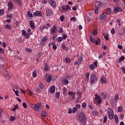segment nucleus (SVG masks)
Listing matches in <instances>:
<instances>
[{
	"label": "nucleus",
	"mask_w": 125,
	"mask_h": 125,
	"mask_svg": "<svg viewBox=\"0 0 125 125\" xmlns=\"http://www.w3.org/2000/svg\"><path fill=\"white\" fill-rule=\"evenodd\" d=\"M78 120L83 125H86V117L84 113H81L78 117Z\"/></svg>",
	"instance_id": "1"
},
{
	"label": "nucleus",
	"mask_w": 125,
	"mask_h": 125,
	"mask_svg": "<svg viewBox=\"0 0 125 125\" xmlns=\"http://www.w3.org/2000/svg\"><path fill=\"white\" fill-rule=\"evenodd\" d=\"M95 100L94 102L96 105H100L101 103L103 102L102 99L101 98V97L98 96V94H95Z\"/></svg>",
	"instance_id": "2"
},
{
	"label": "nucleus",
	"mask_w": 125,
	"mask_h": 125,
	"mask_svg": "<svg viewBox=\"0 0 125 125\" xmlns=\"http://www.w3.org/2000/svg\"><path fill=\"white\" fill-rule=\"evenodd\" d=\"M103 3L101 2H96L95 3V13L97 14L98 13V11H99V9L102 7Z\"/></svg>",
	"instance_id": "3"
},
{
	"label": "nucleus",
	"mask_w": 125,
	"mask_h": 125,
	"mask_svg": "<svg viewBox=\"0 0 125 125\" xmlns=\"http://www.w3.org/2000/svg\"><path fill=\"white\" fill-rule=\"evenodd\" d=\"M97 81H98V79L97 77H96V74H95V73L91 74L90 83L93 84L95 83H97Z\"/></svg>",
	"instance_id": "4"
},
{
	"label": "nucleus",
	"mask_w": 125,
	"mask_h": 125,
	"mask_svg": "<svg viewBox=\"0 0 125 125\" xmlns=\"http://www.w3.org/2000/svg\"><path fill=\"white\" fill-rule=\"evenodd\" d=\"M107 113L109 115V119L110 120H113L114 119V111L111 108H108L107 109Z\"/></svg>",
	"instance_id": "5"
},
{
	"label": "nucleus",
	"mask_w": 125,
	"mask_h": 125,
	"mask_svg": "<svg viewBox=\"0 0 125 125\" xmlns=\"http://www.w3.org/2000/svg\"><path fill=\"white\" fill-rule=\"evenodd\" d=\"M62 8V13H66V12H68V10L70 9V6L69 5H63L61 6Z\"/></svg>",
	"instance_id": "6"
},
{
	"label": "nucleus",
	"mask_w": 125,
	"mask_h": 125,
	"mask_svg": "<svg viewBox=\"0 0 125 125\" xmlns=\"http://www.w3.org/2000/svg\"><path fill=\"white\" fill-rule=\"evenodd\" d=\"M45 15L47 17H49V16H52V15H53V11L52 10L49 8H47L45 12Z\"/></svg>",
	"instance_id": "7"
},
{
	"label": "nucleus",
	"mask_w": 125,
	"mask_h": 125,
	"mask_svg": "<svg viewBox=\"0 0 125 125\" xmlns=\"http://www.w3.org/2000/svg\"><path fill=\"white\" fill-rule=\"evenodd\" d=\"M50 32L51 35H54V34L57 33V27L55 25H53L51 29H50Z\"/></svg>",
	"instance_id": "8"
},
{
	"label": "nucleus",
	"mask_w": 125,
	"mask_h": 125,
	"mask_svg": "<svg viewBox=\"0 0 125 125\" xmlns=\"http://www.w3.org/2000/svg\"><path fill=\"white\" fill-rule=\"evenodd\" d=\"M22 35L25 37V39H29L30 35H32V32L27 33V32L24 30H22Z\"/></svg>",
	"instance_id": "9"
},
{
	"label": "nucleus",
	"mask_w": 125,
	"mask_h": 125,
	"mask_svg": "<svg viewBox=\"0 0 125 125\" xmlns=\"http://www.w3.org/2000/svg\"><path fill=\"white\" fill-rule=\"evenodd\" d=\"M48 3L53 7V8H56V2L54 0H48Z\"/></svg>",
	"instance_id": "10"
},
{
	"label": "nucleus",
	"mask_w": 125,
	"mask_h": 125,
	"mask_svg": "<svg viewBox=\"0 0 125 125\" xmlns=\"http://www.w3.org/2000/svg\"><path fill=\"white\" fill-rule=\"evenodd\" d=\"M41 107H42V104H41L40 103L36 104L34 105V110L38 111L39 110H40V109H41Z\"/></svg>",
	"instance_id": "11"
},
{
	"label": "nucleus",
	"mask_w": 125,
	"mask_h": 125,
	"mask_svg": "<svg viewBox=\"0 0 125 125\" xmlns=\"http://www.w3.org/2000/svg\"><path fill=\"white\" fill-rule=\"evenodd\" d=\"M33 15L34 17L38 16L39 17H42V13L41 11H36L33 13Z\"/></svg>",
	"instance_id": "12"
},
{
	"label": "nucleus",
	"mask_w": 125,
	"mask_h": 125,
	"mask_svg": "<svg viewBox=\"0 0 125 125\" xmlns=\"http://www.w3.org/2000/svg\"><path fill=\"white\" fill-rule=\"evenodd\" d=\"M107 14L106 13H103L100 16V19L101 20H105L107 18Z\"/></svg>",
	"instance_id": "13"
},
{
	"label": "nucleus",
	"mask_w": 125,
	"mask_h": 125,
	"mask_svg": "<svg viewBox=\"0 0 125 125\" xmlns=\"http://www.w3.org/2000/svg\"><path fill=\"white\" fill-rule=\"evenodd\" d=\"M82 61H83V58L82 57H80L79 58L78 61H76L75 62H74V65H78V66H80V64L81 63H82Z\"/></svg>",
	"instance_id": "14"
},
{
	"label": "nucleus",
	"mask_w": 125,
	"mask_h": 125,
	"mask_svg": "<svg viewBox=\"0 0 125 125\" xmlns=\"http://www.w3.org/2000/svg\"><path fill=\"white\" fill-rule=\"evenodd\" d=\"M45 78L46 79V82L47 83H50L51 80H52V76L50 74H49L48 75H45Z\"/></svg>",
	"instance_id": "15"
},
{
	"label": "nucleus",
	"mask_w": 125,
	"mask_h": 125,
	"mask_svg": "<svg viewBox=\"0 0 125 125\" xmlns=\"http://www.w3.org/2000/svg\"><path fill=\"white\" fill-rule=\"evenodd\" d=\"M47 40H48V38H47V37L46 36L44 37L43 39H42L41 44H42V45H44V44L46 43Z\"/></svg>",
	"instance_id": "16"
},
{
	"label": "nucleus",
	"mask_w": 125,
	"mask_h": 125,
	"mask_svg": "<svg viewBox=\"0 0 125 125\" xmlns=\"http://www.w3.org/2000/svg\"><path fill=\"white\" fill-rule=\"evenodd\" d=\"M77 111H78V110H77L76 108L75 107H74L72 108V110H71V109H68V114H72V113H76V112H77Z\"/></svg>",
	"instance_id": "17"
},
{
	"label": "nucleus",
	"mask_w": 125,
	"mask_h": 125,
	"mask_svg": "<svg viewBox=\"0 0 125 125\" xmlns=\"http://www.w3.org/2000/svg\"><path fill=\"white\" fill-rule=\"evenodd\" d=\"M49 92L50 93H54L55 92V86L53 85L50 87Z\"/></svg>",
	"instance_id": "18"
},
{
	"label": "nucleus",
	"mask_w": 125,
	"mask_h": 125,
	"mask_svg": "<svg viewBox=\"0 0 125 125\" xmlns=\"http://www.w3.org/2000/svg\"><path fill=\"white\" fill-rule=\"evenodd\" d=\"M122 11H123V9H122L121 8H120L119 7H116L114 8V10L113 11V12H114V13H117V12H122Z\"/></svg>",
	"instance_id": "19"
},
{
	"label": "nucleus",
	"mask_w": 125,
	"mask_h": 125,
	"mask_svg": "<svg viewBox=\"0 0 125 125\" xmlns=\"http://www.w3.org/2000/svg\"><path fill=\"white\" fill-rule=\"evenodd\" d=\"M8 10H11V9H13V4L11 2H9L8 3Z\"/></svg>",
	"instance_id": "20"
},
{
	"label": "nucleus",
	"mask_w": 125,
	"mask_h": 125,
	"mask_svg": "<svg viewBox=\"0 0 125 125\" xmlns=\"http://www.w3.org/2000/svg\"><path fill=\"white\" fill-rule=\"evenodd\" d=\"M85 78L84 79L85 82H87L88 81H89V73L87 72L85 73Z\"/></svg>",
	"instance_id": "21"
},
{
	"label": "nucleus",
	"mask_w": 125,
	"mask_h": 125,
	"mask_svg": "<svg viewBox=\"0 0 125 125\" xmlns=\"http://www.w3.org/2000/svg\"><path fill=\"white\" fill-rule=\"evenodd\" d=\"M75 93L73 91H70L68 93V95L71 96L72 99H75Z\"/></svg>",
	"instance_id": "22"
},
{
	"label": "nucleus",
	"mask_w": 125,
	"mask_h": 125,
	"mask_svg": "<svg viewBox=\"0 0 125 125\" xmlns=\"http://www.w3.org/2000/svg\"><path fill=\"white\" fill-rule=\"evenodd\" d=\"M13 1L14 2H15V3H18L20 6H21V5H22V3H21V0H13Z\"/></svg>",
	"instance_id": "23"
},
{
	"label": "nucleus",
	"mask_w": 125,
	"mask_h": 125,
	"mask_svg": "<svg viewBox=\"0 0 125 125\" xmlns=\"http://www.w3.org/2000/svg\"><path fill=\"white\" fill-rule=\"evenodd\" d=\"M62 92L63 95H67V88L66 87H62Z\"/></svg>",
	"instance_id": "24"
},
{
	"label": "nucleus",
	"mask_w": 125,
	"mask_h": 125,
	"mask_svg": "<svg viewBox=\"0 0 125 125\" xmlns=\"http://www.w3.org/2000/svg\"><path fill=\"white\" fill-rule=\"evenodd\" d=\"M29 24L32 29H35V23H34V22H33V21H30L29 22Z\"/></svg>",
	"instance_id": "25"
},
{
	"label": "nucleus",
	"mask_w": 125,
	"mask_h": 125,
	"mask_svg": "<svg viewBox=\"0 0 125 125\" xmlns=\"http://www.w3.org/2000/svg\"><path fill=\"white\" fill-rule=\"evenodd\" d=\"M65 62L67 64H69L71 62V59L69 58L68 57H65Z\"/></svg>",
	"instance_id": "26"
},
{
	"label": "nucleus",
	"mask_w": 125,
	"mask_h": 125,
	"mask_svg": "<svg viewBox=\"0 0 125 125\" xmlns=\"http://www.w3.org/2000/svg\"><path fill=\"white\" fill-rule=\"evenodd\" d=\"M101 83H107V81L106 80V78L104 77H102L101 80Z\"/></svg>",
	"instance_id": "27"
},
{
	"label": "nucleus",
	"mask_w": 125,
	"mask_h": 125,
	"mask_svg": "<svg viewBox=\"0 0 125 125\" xmlns=\"http://www.w3.org/2000/svg\"><path fill=\"white\" fill-rule=\"evenodd\" d=\"M89 38H90V40L91 42H92V43H94L95 40L94 39V38H92V35H90L89 36Z\"/></svg>",
	"instance_id": "28"
},
{
	"label": "nucleus",
	"mask_w": 125,
	"mask_h": 125,
	"mask_svg": "<svg viewBox=\"0 0 125 125\" xmlns=\"http://www.w3.org/2000/svg\"><path fill=\"white\" fill-rule=\"evenodd\" d=\"M43 26H44V28H45V29H47L50 27V24H49L48 23H46Z\"/></svg>",
	"instance_id": "29"
},
{
	"label": "nucleus",
	"mask_w": 125,
	"mask_h": 125,
	"mask_svg": "<svg viewBox=\"0 0 125 125\" xmlns=\"http://www.w3.org/2000/svg\"><path fill=\"white\" fill-rule=\"evenodd\" d=\"M42 117H47V113H46V112H45V111H42Z\"/></svg>",
	"instance_id": "30"
},
{
	"label": "nucleus",
	"mask_w": 125,
	"mask_h": 125,
	"mask_svg": "<svg viewBox=\"0 0 125 125\" xmlns=\"http://www.w3.org/2000/svg\"><path fill=\"white\" fill-rule=\"evenodd\" d=\"M4 28H5V29H7V30H10V29L11 28V26L9 24H6L4 26Z\"/></svg>",
	"instance_id": "31"
},
{
	"label": "nucleus",
	"mask_w": 125,
	"mask_h": 125,
	"mask_svg": "<svg viewBox=\"0 0 125 125\" xmlns=\"http://www.w3.org/2000/svg\"><path fill=\"white\" fill-rule=\"evenodd\" d=\"M98 34V30L96 29H95L93 30V35L94 36H96Z\"/></svg>",
	"instance_id": "32"
},
{
	"label": "nucleus",
	"mask_w": 125,
	"mask_h": 125,
	"mask_svg": "<svg viewBox=\"0 0 125 125\" xmlns=\"http://www.w3.org/2000/svg\"><path fill=\"white\" fill-rule=\"evenodd\" d=\"M114 117H115V123L116 124H119V118H118V115H115Z\"/></svg>",
	"instance_id": "33"
},
{
	"label": "nucleus",
	"mask_w": 125,
	"mask_h": 125,
	"mask_svg": "<svg viewBox=\"0 0 125 125\" xmlns=\"http://www.w3.org/2000/svg\"><path fill=\"white\" fill-rule=\"evenodd\" d=\"M62 49H64V50H68V48L67 47L65 46V44L63 43L62 45Z\"/></svg>",
	"instance_id": "34"
},
{
	"label": "nucleus",
	"mask_w": 125,
	"mask_h": 125,
	"mask_svg": "<svg viewBox=\"0 0 125 125\" xmlns=\"http://www.w3.org/2000/svg\"><path fill=\"white\" fill-rule=\"evenodd\" d=\"M93 114L95 117H98V112H97V110H94L93 111Z\"/></svg>",
	"instance_id": "35"
},
{
	"label": "nucleus",
	"mask_w": 125,
	"mask_h": 125,
	"mask_svg": "<svg viewBox=\"0 0 125 125\" xmlns=\"http://www.w3.org/2000/svg\"><path fill=\"white\" fill-rule=\"evenodd\" d=\"M18 108H19V106L18 105V104H16L12 110L13 111H16L17 109H18Z\"/></svg>",
	"instance_id": "36"
},
{
	"label": "nucleus",
	"mask_w": 125,
	"mask_h": 125,
	"mask_svg": "<svg viewBox=\"0 0 125 125\" xmlns=\"http://www.w3.org/2000/svg\"><path fill=\"white\" fill-rule=\"evenodd\" d=\"M119 100V94H117L115 95L114 97V101H118Z\"/></svg>",
	"instance_id": "37"
},
{
	"label": "nucleus",
	"mask_w": 125,
	"mask_h": 125,
	"mask_svg": "<svg viewBox=\"0 0 125 125\" xmlns=\"http://www.w3.org/2000/svg\"><path fill=\"white\" fill-rule=\"evenodd\" d=\"M5 78L7 80H11V76H10V75H9V74H6L5 75Z\"/></svg>",
	"instance_id": "38"
},
{
	"label": "nucleus",
	"mask_w": 125,
	"mask_h": 125,
	"mask_svg": "<svg viewBox=\"0 0 125 125\" xmlns=\"http://www.w3.org/2000/svg\"><path fill=\"white\" fill-rule=\"evenodd\" d=\"M89 68L92 71H93V70L95 69V67H94V65H93V64H90L89 65Z\"/></svg>",
	"instance_id": "39"
},
{
	"label": "nucleus",
	"mask_w": 125,
	"mask_h": 125,
	"mask_svg": "<svg viewBox=\"0 0 125 125\" xmlns=\"http://www.w3.org/2000/svg\"><path fill=\"white\" fill-rule=\"evenodd\" d=\"M32 76L33 78H37L38 77V75H37V71H34L32 73Z\"/></svg>",
	"instance_id": "40"
},
{
	"label": "nucleus",
	"mask_w": 125,
	"mask_h": 125,
	"mask_svg": "<svg viewBox=\"0 0 125 125\" xmlns=\"http://www.w3.org/2000/svg\"><path fill=\"white\" fill-rule=\"evenodd\" d=\"M16 120V118L14 116H11L10 118V121L13 122V121H15Z\"/></svg>",
	"instance_id": "41"
},
{
	"label": "nucleus",
	"mask_w": 125,
	"mask_h": 125,
	"mask_svg": "<svg viewBox=\"0 0 125 125\" xmlns=\"http://www.w3.org/2000/svg\"><path fill=\"white\" fill-rule=\"evenodd\" d=\"M74 108H75V109L77 110V111H78V110H79V109H81V105L76 104L75 105V106L74 107Z\"/></svg>",
	"instance_id": "42"
},
{
	"label": "nucleus",
	"mask_w": 125,
	"mask_h": 125,
	"mask_svg": "<svg viewBox=\"0 0 125 125\" xmlns=\"http://www.w3.org/2000/svg\"><path fill=\"white\" fill-rule=\"evenodd\" d=\"M96 45H98L99 43H100V39L97 38V40L95 41Z\"/></svg>",
	"instance_id": "43"
},
{
	"label": "nucleus",
	"mask_w": 125,
	"mask_h": 125,
	"mask_svg": "<svg viewBox=\"0 0 125 125\" xmlns=\"http://www.w3.org/2000/svg\"><path fill=\"white\" fill-rule=\"evenodd\" d=\"M43 53H42V52H40L38 54H37V57H38V58H41V56H42V55H43Z\"/></svg>",
	"instance_id": "44"
},
{
	"label": "nucleus",
	"mask_w": 125,
	"mask_h": 125,
	"mask_svg": "<svg viewBox=\"0 0 125 125\" xmlns=\"http://www.w3.org/2000/svg\"><path fill=\"white\" fill-rule=\"evenodd\" d=\"M39 87L41 89H43V87H44V86L43 85V84H42V83H39Z\"/></svg>",
	"instance_id": "45"
},
{
	"label": "nucleus",
	"mask_w": 125,
	"mask_h": 125,
	"mask_svg": "<svg viewBox=\"0 0 125 125\" xmlns=\"http://www.w3.org/2000/svg\"><path fill=\"white\" fill-rule=\"evenodd\" d=\"M3 13H4V9L0 10V16H2Z\"/></svg>",
	"instance_id": "46"
},
{
	"label": "nucleus",
	"mask_w": 125,
	"mask_h": 125,
	"mask_svg": "<svg viewBox=\"0 0 125 125\" xmlns=\"http://www.w3.org/2000/svg\"><path fill=\"white\" fill-rule=\"evenodd\" d=\"M62 83H65V84H68V83H69V81H68L67 80L64 79V80L62 81Z\"/></svg>",
	"instance_id": "47"
},
{
	"label": "nucleus",
	"mask_w": 125,
	"mask_h": 125,
	"mask_svg": "<svg viewBox=\"0 0 125 125\" xmlns=\"http://www.w3.org/2000/svg\"><path fill=\"white\" fill-rule=\"evenodd\" d=\"M101 96L103 98V99H105L106 98V96H105L104 93H101Z\"/></svg>",
	"instance_id": "48"
},
{
	"label": "nucleus",
	"mask_w": 125,
	"mask_h": 125,
	"mask_svg": "<svg viewBox=\"0 0 125 125\" xmlns=\"http://www.w3.org/2000/svg\"><path fill=\"white\" fill-rule=\"evenodd\" d=\"M27 15L29 16V17H30V18L33 17V14L31 13V11L28 12Z\"/></svg>",
	"instance_id": "49"
},
{
	"label": "nucleus",
	"mask_w": 125,
	"mask_h": 125,
	"mask_svg": "<svg viewBox=\"0 0 125 125\" xmlns=\"http://www.w3.org/2000/svg\"><path fill=\"white\" fill-rule=\"evenodd\" d=\"M25 50L26 51H27V52H29L30 53H31L33 51V50L32 49H31L29 48H25Z\"/></svg>",
	"instance_id": "50"
},
{
	"label": "nucleus",
	"mask_w": 125,
	"mask_h": 125,
	"mask_svg": "<svg viewBox=\"0 0 125 125\" xmlns=\"http://www.w3.org/2000/svg\"><path fill=\"white\" fill-rule=\"evenodd\" d=\"M121 21H122L121 19L116 20V22H117L118 25H119V26H121Z\"/></svg>",
	"instance_id": "51"
},
{
	"label": "nucleus",
	"mask_w": 125,
	"mask_h": 125,
	"mask_svg": "<svg viewBox=\"0 0 125 125\" xmlns=\"http://www.w3.org/2000/svg\"><path fill=\"white\" fill-rule=\"evenodd\" d=\"M107 117L106 116V115L104 116V121H103V123H105L107 122Z\"/></svg>",
	"instance_id": "52"
},
{
	"label": "nucleus",
	"mask_w": 125,
	"mask_h": 125,
	"mask_svg": "<svg viewBox=\"0 0 125 125\" xmlns=\"http://www.w3.org/2000/svg\"><path fill=\"white\" fill-rule=\"evenodd\" d=\"M62 41H63L62 37H60L58 38V42H62Z\"/></svg>",
	"instance_id": "53"
},
{
	"label": "nucleus",
	"mask_w": 125,
	"mask_h": 125,
	"mask_svg": "<svg viewBox=\"0 0 125 125\" xmlns=\"http://www.w3.org/2000/svg\"><path fill=\"white\" fill-rule=\"evenodd\" d=\"M44 70L46 72H47V71H48V66H47V64L44 65Z\"/></svg>",
	"instance_id": "54"
},
{
	"label": "nucleus",
	"mask_w": 125,
	"mask_h": 125,
	"mask_svg": "<svg viewBox=\"0 0 125 125\" xmlns=\"http://www.w3.org/2000/svg\"><path fill=\"white\" fill-rule=\"evenodd\" d=\"M125 59V56H122L120 57V58L119 59V61L120 62H122V61H124V60Z\"/></svg>",
	"instance_id": "55"
},
{
	"label": "nucleus",
	"mask_w": 125,
	"mask_h": 125,
	"mask_svg": "<svg viewBox=\"0 0 125 125\" xmlns=\"http://www.w3.org/2000/svg\"><path fill=\"white\" fill-rule=\"evenodd\" d=\"M42 4L44 5V4H46V3H47V0H43L42 1Z\"/></svg>",
	"instance_id": "56"
},
{
	"label": "nucleus",
	"mask_w": 125,
	"mask_h": 125,
	"mask_svg": "<svg viewBox=\"0 0 125 125\" xmlns=\"http://www.w3.org/2000/svg\"><path fill=\"white\" fill-rule=\"evenodd\" d=\"M56 98H57L58 99L59 98V97H60V93H59V92L56 93Z\"/></svg>",
	"instance_id": "57"
},
{
	"label": "nucleus",
	"mask_w": 125,
	"mask_h": 125,
	"mask_svg": "<svg viewBox=\"0 0 125 125\" xmlns=\"http://www.w3.org/2000/svg\"><path fill=\"white\" fill-rule=\"evenodd\" d=\"M64 19H65V17H64V16H61L60 17V20L61 21H62V22H63V21H64Z\"/></svg>",
	"instance_id": "58"
},
{
	"label": "nucleus",
	"mask_w": 125,
	"mask_h": 125,
	"mask_svg": "<svg viewBox=\"0 0 125 125\" xmlns=\"http://www.w3.org/2000/svg\"><path fill=\"white\" fill-rule=\"evenodd\" d=\"M39 29L41 32H42V31H43V30H44V29H45L44 25L42 26H40Z\"/></svg>",
	"instance_id": "59"
},
{
	"label": "nucleus",
	"mask_w": 125,
	"mask_h": 125,
	"mask_svg": "<svg viewBox=\"0 0 125 125\" xmlns=\"http://www.w3.org/2000/svg\"><path fill=\"white\" fill-rule=\"evenodd\" d=\"M106 11L107 12H108V13H111L112 12V11L111 10V8H108L107 9H106Z\"/></svg>",
	"instance_id": "60"
},
{
	"label": "nucleus",
	"mask_w": 125,
	"mask_h": 125,
	"mask_svg": "<svg viewBox=\"0 0 125 125\" xmlns=\"http://www.w3.org/2000/svg\"><path fill=\"white\" fill-rule=\"evenodd\" d=\"M59 33H61V34H62L63 29H62V28H61V27H60L59 30Z\"/></svg>",
	"instance_id": "61"
},
{
	"label": "nucleus",
	"mask_w": 125,
	"mask_h": 125,
	"mask_svg": "<svg viewBox=\"0 0 125 125\" xmlns=\"http://www.w3.org/2000/svg\"><path fill=\"white\" fill-rule=\"evenodd\" d=\"M86 107V103H83L82 104V107L83 108H85Z\"/></svg>",
	"instance_id": "62"
},
{
	"label": "nucleus",
	"mask_w": 125,
	"mask_h": 125,
	"mask_svg": "<svg viewBox=\"0 0 125 125\" xmlns=\"http://www.w3.org/2000/svg\"><path fill=\"white\" fill-rule=\"evenodd\" d=\"M28 94L30 95V96H32L33 95V92H31L30 90H28Z\"/></svg>",
	"instance_id": "63"
},
{
	"label": "nucleus",
	"mask_w": 125,
	"mask_h": 125,
	"mask_svg": "<svg viewBox=\"0 0 125 125\" xmlns=\"http://www.w3.org/2000/svg\"><path fill=\"white\" fill-rule=\"evenodd\" d=\"M23 106L25 108V109H27V104L25 103H22Z\"/></svg>",
	"instance_id": "64"
}]
</instances>
